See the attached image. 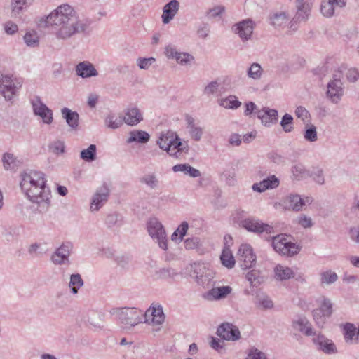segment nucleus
Returning a JSON list of instances; mask_svg holds the SVG:
<instances>
[{
  "instance_id": "1",
  "label": "nucleus",
  "mask_w": 359,
  "mask_h": 359,
  "mask_svg": "<svg viewBox=\"0 0 359 359\" xmlns=\"http://www.w3.org/2000/svg\"><path fill=\"white\" fill-rule=\"evenodd\" d=\"M46 24L50 27L58 40L67 41L78 33L84 32L90 22L79 18L74 8L67 4H62L47 17Z\"/></svg>"
},
{
  "instance_id": "2",
  "label": "nucleus",
  "mask_w": 359,
  "mask_h": 359,
  "mask_svg": "<svg viewBox=\"0 0 359 359\" xmlns=\"http://www.w3.org/2000/svg\"><path fill=\"white\" fill-rule=\"evenodd\" d=\"M22 191L33 203L48 205L50 191L46 187L45 175L41 171L27 169L20 174Z\"/></svg>"
},
{
  "instance_id": "3",
  "label": "nucleus",
  "mask_w": 359,
  "mask_h": 359,
  "mask_svg": "<svg viewBox=\"0 0 359 359\" xmlns=\"http://www.w3.org/2000/svg\"><path fill=\"white\" fill-rule=\"evenodd\" d=\"M126 328H131L142 322L143 311L136 308L115 309L112 312Z\"/></svg>"
},
{
  "instance_id": "4",
  "label": "nucleus",
  "mask_w": 359,
  "mask_h": 359,
  "mask_svg": "<svg viewBox=\"0 0 359 359\" xmlns=\"http://www.w3.org/2000/svg\"><path fill=\"white\" fill-rule=\"evenodd\" d=\"M23 79L20 77L2 75L0 78V93L7 100H11L21 88Z\"/></svg>"
},
{
  "instance_id": "5",
  "label": "nucleus",
  "mask_w": 359,
  "mask_h": 359,
  "mask_svg": "<svg viewBox=\"0 0 359 359\" xmlns=\"http://www.w3.org/2000/svg\"><path fill=\"white\" fill-rule=\"evenodd\" d=\"M147 231L151 238L163 250L168 249V238L163 224L156 219L151 218L147 224Z\"/></svg>"
},
{
  "instance_id": "6",
  "label": "nucleus",
  "mask_w": 359,
  "mask_h": 359,
  "mask_svg": "<svg viewBox=\"0 0 359 359\" xmlns=\"http://www.w3.org/2000/svg\"><path fill=\"white\" fill-rule=\"evenodd\" d=\"M272 246L276 252L282 255L292 257L297 255L299 251V247L291 241L285 234H280L273 237Z\"/></svg>"
},
{
  "instance_id": "7",
  "label": "nucleus",
  "mask_w": 359,
  "mask_h": 359,
  "mask_svg": "<svg viewBox=\"0 0 359 359\" xmlns=\"http://www.w3.org/2000/svg\"><path fill=\"white\" fill-rule=\"evenodd\" d=\"M192 276L197 284L205 287L211 285L214 278L213 271L203 263H194L192 266Z\"/></svg>"
},
{
  "instance_id": "8",
  "label": "nucleus",
  "mask_w": 359,
  "mask_h": 359,
  "mask_svg": "<svg viewBox=\"0 0 359 359\" xmlns=\"http://www.w3.org/2000/svg\"><path fill=\"white\" fill-rule=\"evenodd\" d=\"M320 308L313 311V317L316 325L322 327L325 323L327 318L332 313V304L328 298L321 297L318 299Z\"/></svg>"
},
{
  "instance_id": "9",
  "label": "nucleus",
  "mask_w": 359,
  "mask_h": 359,
  "mask_svg": "<svg viewBox=\"0 0 359 359\" xmlns=\"http://www.w3.org/2000/svg\"><path fill=\"white\" fill-rule=\"evenodd\" d=\"M165 55L168 59H175L177 64L185 67H191L195 62L194 57L185 52H180L172 45L165 48Z\"/></svg>"
},
{
  "instance_id": "10",
  "label": "nucleus",
  "mask_w": 359,
  "mask_h": 359,
  "mask_svg": "<svg viewBox=\"0 0 359 359\" xmlns=\"http://www.w3.org/2000/svg\"><path fill=\"white\" fill-rule=\"evenodd\" d=\"M312 337L313 344L317 350L328 355L337 353V348L334 342L320 332H315Z\"/></svg>"
},
{
  "instance_id": "11",
  "label": "nucleus",
  "mask_w": 359,
  "mask_h": 359,
  "mask_svg": "<svg viewBox=\"0 0 359 359\" xmlns=\"http://www.w3.org/2000/svg\"><path fill=\"white\" fill-rule=\"evenodd\" d=\"M238 261L241 267L243 269L251 268L256 262V255L252 248L248 244H243L238 251Z\"/></svg>"
},
{
  "instance_id": "12",
  "label": "nucleus",
  "mask_w": 359,
  "mask_h": 359,
  "mask_svg": "<svg viewBox=\"0 0 359 359\" xmlns=\"http://www.w3.org/2000/svg\"><path fill=\"white\" fill-rule=\"evenodd\" d=\"M231 29L233 33L240 37L242 41L245 42L250 40L252 37L254 22L250 19H245L234 24Z\"/></svg>"
},
{
  "instance_id": "13",
  "label": "nucleus",
  "mask_w": 359,
  "mask_h": 359,
  "mask_svg": "<svg viewBox=\"0 0 359 359\" xmlns=\"http://www.w3.org/2000/svg\"><path fill=\"white\" fill-rule=\"evenodd\" d=\"M34 114L41 117L43 122L46 124H50L53 122V111L41 100L39 97H36L31 101Z\"/></svg>"
},
{
  "instance_id": "14",
  "label": "nucleus",
  "mask_w": 359,
  "mask_h": 359,
  "mask_svg": "<svg viewBox=\"0 0 359 359\" xmlns=\"http://www.w3.org/2000/svg\"><path fill=\"white\" fill-rule=\"evenodd\" d=\"M242 226L247 231L257 233H266L268 234L274 232L273 227L262 222L255 218H247L241 222Z\"/></svg>"
},
{
  "instance_id": "15",
  "label": "nucleus",
  "mask_w": 359,
  "mask_h": 359,
  "mask_svg": "<svg viewBox=\"0 0 359 359\" xmlns=\"http://www.w3.org/2000/svg\"><path fill=\"white\" fill-rule=\"evenodd\" d=\"M109 196V189L106 185L97 189L92 196L90 210L93 212H97L107 202Z\"/></svg>"
},
{
  "instance_id": "16",
  "label": "nucleus",
  "mask_w": 359,
  "mask_h": 359,
  "mask_svg": "<svg viewBox=\"0 0 359 359\" xmlns=\"http://www.w3.org/2000/svg\"><path fill=\"white\" fill-rule=\"evenodd\" d=\"M144 323L153 325H161L165 320L163 307L161 305L152 304L144 313Z\"/></svg>"
},
{
  "instance_id": "17",
  "label": "nucleus",
  "mask_w": 359,
  "mask_h": 359,
  "mask_svg": "<svg viewBox=\"0 0 359 359\" xmlns=\"http://www.w3.org/2000/svg\"><path fill=\"white\" fill-rule=\"evenodd\" d=\"M217 334L226 341H235L240 339L241 333L238 328L229 323H224L217 330Z\"/></svg>"
},
{
  "instance_id": "18",
  "label": "nucleus",
  "mask_w": 359,
  "mask_h": 359,
  "mask_svg": "<svg viewBox=\"0 0 359 359\" xmlns=\"http://www.w3.org/2000/svg\"><path fill=\"white\" fill-rule=\"evenodd\" d=\"M346 4V0H323L320 5V11L326 18L332 17Z\"/></svg>"
},
{
  "instance_id": "19",
  "label": "nucleus",
  "mask_w": 359,
  "mask_h": 359,
  "mask_svg": "<svg viewBox=\"0 0 359 359\" xmlns=\"http://www.w3.org/2000/svg\"><path fill=\"white\" fill-rule=\"evenodd\" d=\"M327 95L333 103H337L343 95L342 83L339 76L334 75L327 83Z\"/></svg>"
},
{
  "instance_id": "20",
  "label": "nucleus",
  "mask_w": 359,
  "mask_h": 359,
  "mask_svg": "<svg viewBox=\"0 0 359 359\" xmlns=\"http://www.w3.org/2000/svg\"><path fill=\"white\" fill-rule=\"evenodd\" d=\"M292 327L307 337L313 336L316 332L309 320L302 315L297 316L292 320Z\"/></svg>"
},
{
  "instance_id": "21",
  "label": "nucleus",
  "mask_w": 359,
  "mask_h": 359,
  "mask_svg": "<svg viewBox=\"0 0 359 359\" xmlns=\"http://www.w3.org/2000/svg\"><path fill=\"white\" fill-rule=\"evenodd\" d=\"M72 249V245L70 243H63L52 255V262L55 264H68Z\"/></svg>"
},
{
  "instance_id": "22",
  "label": "nucleus",
  "mask_w": 359,
  "mask_h": 359,
  "mask_svg": "<svg viewBox=\"0 0 359 359\" xmlns=\"http://www.w3.org/2000/svg\"><path fill=\"white\" fill-rule=\"evenodd\" d=\"M231 291L232 288L228 285L216 287L203 293L202 297L204 299L209 302L219 301L226 298Z\"/></svg>"
},
{
  "instance_id": "23",
  "label": "nucleus",
  "mask_w": 359,
  "mask_h": 359,
  "mask_svg": "<svg viewBox=\"0 0 359 359\" xmlns=\"http://www.w3.org/2000/svg\"><path fill=\"white\" fill-rule=\"evenodd\" d=\"M257 116L266 127H271L278 122V114L276 109L264 107L257 110Z\"/></svg>"
},
{
  "instance_id": "24",
  "label": "nucleus",
  "mask_w": 359,
  "mask_h": 359,
  "mask_svg": "<svg viewBox=\"0 0 359 359\" xmlns=\"http://www.w3.org/2000/svg\"><path fill=\"white\" fill-rule=\"evenodd\" d=\"M75 72L76 74L82 79L98 76V72L93 64L88 60L79 62L75 67Z\"/></svg>"
},
{
  "instance_id": "25",
  "label": "nucleus",
  "mask_w": 359,
  "mask_h": 359,
  "mask_svg": "<svg viewBox=\"0 0 359 359\" xmlns=\"http://www.w3.org/2000/svg\"><path fill=\"white\" fill-rule=\"evenodd\" d=\"M309 198L303 199L299 195L290 194L283 199V205L285 209L294 211H299L305 205L306 203L309 202Z\"/></svg>"
},
{
  "instance_id": "26",
  "label": "nucleus",
  "mask_w": 359,
  "mask_h": 359,
  "mask_svg": "<svg viewBox=\"0 0 359 359\" xmlns=\"http://www.w3.org/2000/svg\"><path fill=\"white\" fill-rule=\"evenodd\" d=\"M279 184V179L276 175H273L259 182L253 184L252 189L254 191L262 193L267 189H275L278 187Z\"/></svg>"
},
{
  "instance_id": "27",
  "label": "nucleus",
  "mask_w": 359,
  "mask_h": 359,
  "mask_svg": "<svg viewBox=\"0 0 359 359\" xmlns=\"http://www.w3.org/2000/svg\"><path fill=\"white\" fill-rule=\"evenodd\" d=\"M186 122L187 128L191 138L196 142H199L203 135V128L198 126L195 119L191 116H186Z\"/></svg>"
},
{
  "instance_id": "28",
  "label": "nucleus",
  "mask_w": 359,
  "mask_h": 359,
  "mask_svg": "<svg viewBox=\"0 0 359 359\" xmlns=\"http://www.w3.org/2000/svg\"><path fill=\"white\" fill-rule=\"evenodd\" d=\"M180 8V3L177 0H171L166 4L163 10L162 21L164 24L169 23L175 16Z\"/></svg>"
},
{
  "instance_id": "29",
  "label": "nucleus",
  "mask_w": 359,
  "mask_h": 359,
  "mask_svg": "<svg viewBox=\"0 0 359 359\" xmlns=\"http://www.w3.org/2000/svg\"><path fill=\"white\" fill-rule=\"evenodd\" d=\"M173 136L174 133L172 131H168L167 133H161L158 140H157V144L161 149L166 151L170 156L177 157V152H172Z\"/></svg>"
},
{
  "instance_id": "30",
  "label": "nucleus",
  "mask_w": 359,
  "mask_h": 359,
  "mask_svg": "<svg viewBox=\"0 0 359 359\" xmlns=\"http://www.w3.org/2000/svg\"><path fill=\"white\" fill-rule=\"evenodd\" d=\"M62 116L66 123L73 130H76L79 127V115L76 111H73L67 107L61 109Z\"/></svg>"
},
{
  "instance_id": "31",
  "label": "nucleus",
  "mask_w": 359,
  "mask_h": 359,
  "mask_svg": "<svg viewBox=\"0 0 359 359\" xmlns=\"http://www.w3.org/2000/svg\"><path fill=\"white\" fill-rule=\"evenodd\" d=\"M123 122L130 126H135L142 121V114L137 107H131L127 109L125 116H123Z\"/></svg>"
},
{
  "instance_id": "32",
  "label": "nucleus",
  "mask_w": 359,
  "mask_h": 359,
  "mask_svg": "<svg viewBox=\"0 0 359 359\" xmlns=\"http://www.w3.org/2000/svg\"><path fill=\"white\" fill-rule=\"evenodd\" d=\"M172 170L175 172H182L185 175L194 178L201 176V172L199 170L194 168L188 163L177 164L172 167Z\"/></svg>"
},
{
  "instance_id": "33",
  "label": "nucleus",
  "mask_w": 359,
  "mask_h": 359,
  "mask_svg": "<svg viewBox=\"0 0 359 359\" xmlns=\"http://www.w3.org/2000/svg\"><path fill=\"white\" fill-rule=\"evenodd\" d=\"M303 137L308 142H316L318 139L316 126L311 123H305L303 130Z\"/></svg>"
},
{
  "instance_id": "34",
  "label": "nucleus",
  "mask_w": 359,
  "mask_h": 359,
  "mask_svg": "<svg viewBox=\"0 0 359 359\" xmlns=\"http://www.w3.org/2000/svg\"><path fill=\"white\" fill-rule=\"evenodd\" d=\"M150 138V135L148 133L143 130H135L130 131L129 133V137L127 140V143L139 142V143H147Z\"/></svg>"
},
{
  "instance_id": "35",
  "label": "nucleus",
  "mask_w": 359,
  "mask_h": 359,
  "mask_svg": "<svg viewBox=\"0 0 359 359\" xmlns=\"http://www.w3.org/2000/svg\"><path fill=\"white\" fill-rule=\"evenodd\" d=\"M123 123V116L114 114H109L104 119L105 126L111 129H117Z\"/></svg>"
},
{
  "instance_id": "36",
  "label": "nucleus",
  "mask_w": 359,
  "mask_h": 359,
  "mask_svg": "<svg viewBox=\"0 0 359 359\" xmlns=\"http://www.w3.org/2000/svg\"><path fill=\"white\" fill-rule=\"evenodd\" d=\"M291 172L294 179L301 180L306 178L309 175V170H306L302 163H297L291 168Z\"/></svg>"
},
{
  "instance_id": "37",
  "label": "nucleus",
  "mask_w": 359,
  "mask_h": 359,
  "mask_svg": "<svg viewBox=\"0 0 359 359\" xmlns=\"http://www.w3.org/2000/svg\"><path fill=\"white\" fill-rule=\"evenodd\" d=\"M220 106L225 109H236L241 105V102L238 100L235 95H229L226 98H222L219 101Z\"/></svg>"
},
{
  "instance_id": "38",
  "label": "nucleus",
  "mask_w": 359,
  "mask_h": 359,
  "mask_svg": "<svg viewBox=\"0 0 359 359\" xmlns=\"http://www.w3.org/2000/svg\"><path fill=\"white\" fill-rule=\"evenodd\" d=\"M297 13L293 18V20L291 21V27L294 26V24L297 21H306L310 14V7L308 5H305L303 6L297 7Z\"/></svg>"
},
{
  "instance_id": "39",
  "label": "nucleus",
  "mask_w": 359,
  "mask_h": 359,
  "mask_svg": "<svg viewBox=\"0 0 359 359\" xmlns=\"http://www.w3.org/2000/svg\"><path fill=\"white\" fill-rule=\"evenodd\" d=\"M263 73L262 66L257 62H253L247 70L248 76L255 81L261 79Z\"/></svg>"
},
{
  "instance_id": "40",
  "label": "nucleus",
  "mask_w": 359,
  "mask_h": 359,
  "mask_svg": "<svg viewBox=\"0 0 359 359\" xmlns=\"http://www.w3.org/2000/svg\"><path fill=\"white\" fill-rule=\"evenodd\" d=\"M255 304L262 309H271L273 306V301L264 293H257L255 297Z\"/></svg>"
},
{
  "instance_id": "41",
  "label": "nucleus",
  "mask_w": 359,
  "mask_h": 359,
  "mask_svg": "<svg viewBox=\"0 0 359 359\" xmlns=\"http://www.w3.org/2000/svg\"><path fill=\"white\" fill-rule=\"evenodd\" d=\"M271 24L275 27H283L287 24L289 17L285 12L276 13L271 16Z\"/></svg>"
},
{
  "instance_id": "42",
  "label": "nucleus",
  "mask_w": 359,
  "mask_h": 359,
  "mask_svg": "<svg viewBox=\"0 0 359 359\" xmlns=\"http://www.w3.org/2000/svg\"><path fill=\"white\" fill-rule=\"evenodd\" d=\"M220 259L222 264L229 269L233 268L235 265V259L232 255L231 251L228 248H225L222 250Z\"/></svg>"
},
{
  "instance_id": "43",
  "label": "nucleus",
  "mask_w": 359,
  "mask_h": 359,
  "mask_svg": "<svg viewBox=\"0 0 359 359\" xmlns=\"http://www.w3.org/2000/svg\"><path fill=\"white\" fill-rule=\"evenodd\" d=\"M96 145L90 144L87 149L81 151L80 158L86 162H93L96 159Z\"/></svg>"
},
{
  "instance_id": "44",
  "label": "nucleus",
  "mask_w": 359,
  "mask_h": 359,
  "mask_svg": "<svg viewBox=\"0 0 359 359\" xmlns=\"http://www.w3.org/2000/svg\"><path fill=\"white\" fill-rule=\"evenodd\" d=\"M83 280L79 273L72 274L70 276L69 287L73 294H77L79 288L83 285Z\"/></svg>"
},
{
  "instance_id": "45",
  "label": "nucleus",
  "mask_w": 359,
  "mask_h": 359,
  "mask_svg": "<svg viewBox=\"0 0 359 359\" xmlns=\"http://www.w3.org/2000/svg\"><path fill=\"white\" fill-rule=\"evenodd\" d=\"M276 276L280 280H286L294 276L292 270L289 267L278 265L275 269Z\"/></svg>"
},
{
  "instance_id": "46",
  "label": "nucleus",
  "mask_w": 359,
  "mask_h": 359,
  "mask_svg": "<svg viewBox=\"0 0 359 359\" xmlns=\"http://www.w3.org/2000/svg\"><path fill=\"white\" fill-rule=\"evenodd\" d=\"M24 41L29 47H36L39 44V37L36 32L28 31L24 36Z\"/></svg>"
},
{
  "instance_id": "47",
  "label": "nucleus",
  "mask_w": 359,
  "mask_h": 359,
  "mask_svg": "<svg viewBox=\"0 0 359 359\" xmlns=\"http://www.w3.org/2000/svg\"><path fill=\"white\" fill-rule=\"evenodd\" d=\"M177 149V152L187 153L189 151V145L187 142H182L176 133H174L173 142L172 144V151Z\"/></svg>"
},
{
  "instance_id": "48",
  "label": "nucleus",
  "mask_w": 359,
  "mask_h": 359,
  "mask_svg": "<svg viewBox=\"0 0 359 359\" xmlns=\"http://www.w3.org/2000/svg\"><path fill=\"white\" fill-rule=\"evenodd\" d=\"M280 125L285 133H290L294 130V118L292 115L285 114L281 118Z\"/></svg>"
},
{
  "instance_id": "49",
  "label": "nucleus",
  "mask_w": 359,
  "mask_h": 359,
  "mask_svg": "<svg viewBox=\"0 0 359 359\" xmlns=\"http://www.w3.org/2000/svg\"><path fill=\"white\" fill-rule=\"evenodd\" d=\"M343 331L346 342H351L356 333V327L355 325L352 323H347L343 325Z\"/></svg>"
},
{
  "instance_id": "50",
  "label": "nucleus",
  "mask_w": 359,
  "mask_h": 359,
  "mask_svg": "<svg viewBox=\"0 0 359 359\" xmlns=\"http://www.w3.org/2000/svg\"><path fill=\"white\" fill-rule=\"evenodd\" d=\"M338 279L337 274L328 270L320 273V283L322 285H330L336 282Z\"/></svg>"
},
{
  "instance_id": "51",
  "label": "nucleus",
  "mask_w": 359,
  "mask_h": 359,
  "mask_svg": "<svg viewBox=\"0 0 359 359\" xmlns=\"http://www.w3.org/2000/svg\"><path fill=\"white\" fill-rule=\"evenodd\" d=\"M250 284L253 287H257L262 281L260 273L257 270H251L246 273L245 276Z\"/></svg>"
},
{
  "instance_id": "52",
  "label": "nucleus",
  "mask_w": 359,
  "mask_h": 359,
  "mask_svg": "<svg viewBox=\"0 0 359 359\" xmlns=\"http://www.w3.org/2000/svg\"><path fill=\"white\" fill-rule=\"evenodd\" d=\"M309 177H311L318 184H323L325 183V178L323 175V170L319 167H313L309 170Z\"/></svg>"
},
{
  "instance_id": "53",
  "label": "nucleus",
  "mask_w": 359,
  "mask_h": 359,
  "mask_svg": "<svg viewBox=\"0 0 359 359\" xmlns=\"http://www.w3.org/2000/svg\"><path fill=\"white\" fill-rule=\"evenodd\" d=\"M140 182L146 184L151 189H156L158 187V180L154 174H147L143 176Z\"/></svg>"
},
{
  "instance_id": "54",
  "label": "nucleus",
  "mask_w": 359,
  "mask_h": 359,
  "mask_svg": "<svg viewBox=\"0 0 359 359\" xmlns=\"http://www.w3.org/2000/svg\"><path fill=\"white\" fill-rule=\"evenodd\" d=\"M222 177L229 186H233L236 183V175L233 168L224 170Z\"/></svg>"
},
{
  "instance_id": "55",
  "label": "nucleus",
  "mask_w": 359,
  "mask_h": 359,
  "mask_svg": "<svg viewBox=\"0 0 359 359\" xmlns=\"http://www.w3.org/2000/svg\"><path fill=\"white\" fill-rule=\"evenodd\" d=\"M177 274L175 270L171 268H163L156 272V276L159 279L173 278Z\"/></svg>"
},
{
  "instance_id": "56",
  "label": "nucleus",
  "mask_w": 359,
  "mask_h": 359,
  "mask_svg": "<svg viewBox=\"0 0 359 359\" xmlns=\"http://www.w3.org/2000/svg\"><path fill=\"white\" fill-rule=\"evenodd\" d=\"M295 115L298 118H300L304 124L306 123H309L310 119V113L309 111L304 107L299 106L295 109Z\"/></svg>"
},
{
  "instance_id": "57",
  "label": "nucleus",
  "mask_w": 359,
  "mask_h": 359,
  "mask_svg": "<svg viewBox=\"0 0 359 359\" xmlns=\"http://www.w3.org/2000/svg\"><path fill=\"white\" fill-rule=\"evenodd\" d=\"M245 359H268V358L265 353L252 347L248 350Z\"/></svg>"
},
{
  "instance_id": "58",
  "label": "nucleus",
  "mask_w": 359,
  "mask_h": 359,
  "mask_svg": "<svg viewBox=\"0 0 359 359\" xmlns=\"http://www.w3.org/2000/svg\"><path fill=\"white\" fill-rule=\"evenodd\" d=\"M225 8L222 6H216L210 8L206 12V17L208 19H215L220 17L224 12Z\"/></svg>"
},
{
  "instance_id": "59",
  "label": "nucleus",
  "mask_w": 359,
  "mask_h": 359,
  "mask_svg": "<svg viewBox=\"0 0 359 359\" xmlns=\"http://www.w3.org/2000/svg\"><path fill=\"white\" fill-rule=\"evenodd\" d=\"M219 83L217 81L210 82L203 90V93L208 96L214 95L218 91Z\"/></svg>"
},
{
  "instance_id": "60",
  "label": "nucleus",
  "mask_w": 359,
  "mask_h": 359,
  "mask_svg": "<svg viewBox=\"0 0 359 359\" xmlns=\"http://www.w3.org/2000/svg\"><path fill=\"white\" fill-rule=\"evenodd\" d=\"M268 158L270 161L273 162L276 165H282L285 163V158L284 156L278 154L277 152H271L268 154Z\"/></svg>"
},
{
  "instance_id": "61",
  "label": "nucleus",
  "mask_w": 359,
  "mask_h": 359,
  "mask_svg": "<svg viewBox=\"0 0 359 359\" xmlns=\"http://www.w3.org/2000/svg\"><path fill=\"white\" fill-rule=\"evenodd\" d=\"M15 158L13 154L6 153L4 154L2 161L6 170L11 168V165L14 163Z\"/></svg>"
},
{
  "instance_id": "62",
  "label": "nucleus",
  "mask_w": 359,
  "mask_h": 359,
  "mask_svg": "<svg viewBox=\"0 0 359 359\" xmlns=\"http://www.w3.org/2000/svg\"><path fill=\"white\" fill-rule=\"evenodd\" d=\"M154 62V57L139 58L137 61L138 67L142 69H148Z\"/></svg>"
},
{
  "instance_id": "63",
  "label": "nucleus",
  "mask_w": 359,
  "mask_h": 359,
  "mask_svg": "<svg viewBox=\"0 0 359 359\" xmlns=\"http://www.w3.org/2000/svg\"><path fill=\"white\" fill-rule=\"evenodd\" d=\"M4 29L7 34L13 35L18 31V27L12 21H8L4 23Z\"/></svg>"
},
{
  "instance_id": "64",
  "label": "nucleus",
  "mask_w": 359,
  "mask_h": 359,
  "mask_svg": "<svg viewBox=\"0 0 359 359\" xmlns=\"http://www.w3.org/2000/svg\"><path fill=\"white\" fill-rule=\"evenodd\" d=\"M210 345L219 353H222L224 350V341L217 338L213 337H210Z\"/></svg>"
}]
</instances>
